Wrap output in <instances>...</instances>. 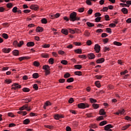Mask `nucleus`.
Returning <instances> with one entry per match:
<instances>
[{
    "instance_id": "1",
    "label": "nucleus",
    "mask_w": 131,
    "mask_h": 131,
    "mask_svg": "<svg viewBox=\"0 0 131 131\" xmlns=\"http://www.w3.org/2000/svg\"><path fill=\"white\" fill-rule=\"evenodd\" d=\"M77 15V14L75 12L71 13L70 15V21H72V22H74V21H79L80 18L79 17H76Z\"/></svg>"
},
{
    "instance_id": "2",
    "label": "nucleus",
    "mask_w": 131,
    "mask_h": 131,
    "mask_svg": "<svg viewBox=\"0 0 131 131\" xmlns=\"http://www.w3.org/2000/svg\"><path fill=\"white\" fill-rule=\"evenodd\" d=\"M78 107L80 109H85V108H89V107H90V105L87 103H80L78 104Z\"/></svg>"
},
{
    "instance_id": "3",
    "label": "nucleus",
    "mask_w": 131,
    "mask_h": 131,
    "mask_svg": "<svg viewBox=\"0 0 131 131\" xmlns=\"http://www.w3.org/2000/svg\"><path fill=\"white\" fill-rule=\"evenodd\" d=\"M94 50L96 53H100V51H101V47L98 44H96L95 45Z\"/></svg>"
},
{
    "instance_id": "4",
    "label": "nucleus",
    "mask_w": 131,
    "mask_h": 131,
    "mask_svg": "<svg viewBox=\"0 0 131 131\" xmlns=\"http://www.w3.org/2000/svg\"><path fill=\"white\" fill-rule=\"evenodd\" d=\"M112 127H113V126H112V125L108 124L104 126V129L105 130L107 131H112V129H110L112 128Z\"/></svg>"
},
{
    "instance_id": "5",
    "label": "nucleus",
    "mask_w": 131,
    "mask_h": 131,
    "mask_svg": "<svg viewBox=\"0 0 131 131\" xmlns=\"http://www.w3.org/2000/svg\"><path fill=\"white\" fill-rule=\"evenodd\" d=\"M31 100H32V98L28 97L25 99H23L22 100V102L23 103H26L27 104H28V103H29L30 102H31Z\"/></svg>"
},
{
    "instance_id": "6",
    "label": "nucleus",
    "mask_w": 131,
    "mask_h": 131,
    "mask_svg": "<svg viewBox=\"0 0 131 131\" xmlns=\"http://www.w3.org/2000/svg\"><path fill=\"white\" fill-rule=\"evenodd\" d=\"M54 119L58 120V119H60V118H64V116L62 115L56 114L54 116Z\"/></svg>"
},
{
    "instance_id": "7",
    "label": "nucleus",
    "mask_w": 131,
    "mask_h": 131,
    "mask_svg": "<svg viewBox=\"0 0 131 131\" xmlns=\"http://www.w3.org/2000/svg\"><path fill=\"white\" fill-rule=\"evenodd\" d=\"M30 9L34 11H37V10H38V6L37 5H33L30 6Z\"/></svg>"
},
{
    "instance_id": "8",
    "label": "nucleus",
    "mask_w": 131,
    "mask_h": 131,
    "mask_svg": "<svg viewBox=\"0 0 131 131\" xmlns=\"http://www.w3.org/2000/svg\"><path fill=\"white\" fill-rule=\"evenodd\" d=\"M13 87L12 89H14V90H16V89H21V85H19L18 83H14L12 85Z\"/></svg>"
},
{
    "instance_id": "9",
    "label": "nucleus",
    "mask_w": 131,
    "mask_h": 131,
    "mask_svg": "<svg viewBox=\"0 0 131 131\" xmlns=\"http://www.w3.org/2000/svg\"><path fill=\"white\" fill-rule=\"evenodd\" d=\"M88 57L89 58V59H90V60H92L93 59H95V54H94V53H90L88 55Z\"/></svg>"
},
{
    "instance_id": "10",
    "label": "nucleus",
    "mask_w": 131,
    "mask_h": 131,
    "mask_svg": "<svg viewBox=\"0 0 131 131\" xmlns=\"http://www.w3.org/2000/svg\"><path fill=\"white\" fill-rule=\"evenodd\" d=\"M104 62H105V59L103 58H99L96 61V63H97V64H101V63H103Z\"/></svg>"
},
{
    "instance_id": "11",
    "label": "nucleus",
    "mask_w": 131,
    "mask_h": 131,
    "mask_svg": "<svg viewBox=\"0 0 131 131\" xmlns=\"http://www.w3.org/2000/svg\"><path fill=\"white\" fill-rule=\"evenodd\" d=\"M3 53H5L6 54H9L10 52H11V49L10 48H4L3 49Z\"/></svg>"
},
{
    "instance_id": "12",
    "label": "nucleus",
    "mask_w": 131,
    "mask_h": 131,
    "mask_svg": "<svg viewBox=\"0 0 131 131\" xmlns=\"http://www.w3.org/2000/svg\"><path fill=\"white\" fill-rule=\"evenodd\" d=\"M68 32H69L68 29V30L66 29H62L61 30V33H62L63 34H65V35H68Z\"/></svg>"
},
{
    "instance_id": "13",
    "label": "nucleus",
    "mask_w": 131,
    "mask_h": 131,
    "mask_svg": "<svg viewBox=\"0 0 131 131\" xmlns=\"http://www.w3.org/2000/svg\"><path fill=\"white\" fill-rule=\"evenodd\" d=\"M23 107H24V109H26L27 111H30L31 110V108H30V106H28V104H25Z\"/></svg>"
},
{
    "instance_id": "14",
    "label": "nucleus",
    "mask_w": 131,
    "mask_h": 131,
    "mask_svg": "<svg viewBox=\"0 0 131 131\" xmlns=\"http://www.w3.org/2000/svg\"><path fill=\"white\" fill-rule=\"evenodd\" d=\"M36 31L37 32H42V31H43V28H42V27H38L36 29Z\"/></svg>"
},
{
    "instance_id": "15",
    "label": "nucleus",
    "mask_w": 131,
    "mask_h": 131,
    "mask_svg": "<svg viewBox=\"0 0 131 131\" xmlns=\"http://www.w3.org/2000/svg\"><path fill=\"white\" fill-rule=\"evenodd\" d=\"M41 56L42 57V58H49V54L48 53H42L41 54Z\"/></svg>"
},
{
    "instance_id": "16",
    "label": "nucleus",
    "mask_w": 131,
    "mask_h": 131,
    "mask_svg": "<svg viewBox=\"0 0 131 131\" xmlns=\"http://www.w3.org/2000/svg\"><path fill=\"white\" fill-rule=\"evenodd\" d=\"M121 11L122 12V13H123L125 14H127V13H128V11L127 10V9L125 8H123L121 9Z\"/></svg>"
},
{
    "instance_id": "17",
    "label": "nucleus",
    "mask_w": 131,
    "mask_h": 131,
    "mask_svg": "<svg viewBox=\"0 0 131 131\" xmlns=\"http://www.w3.org/2000/svg\"><path fill=\"white\" fill-rule=\"evenodd\" d=\"M60 17V14L59 13H56L54 15H51V19H54V18H59Z\"/></svg>"
},
{
    "instance_id": "18",
    "label": "nucleus",
    "mask_w": 131,
    "mask_h": 131,
    "mask_svg": "<svg viewBox=\"0 0 131 131\" xmlns=\"http://www.w3.org/2000/svg\"><path fill=\"white\" fill-rule=\"evenodd\" d=\"M43 69L46 71H48L50 70V66H48V65H45L43 66L42 67Z\"/></svg>"
},
{
    "instance_id": "19",
    "label": "nucleus",
    "mask_w": 131,
    "mask_h": 131,
    "mask_svg": "<svg viewBox=\"0 0 131 131\" xmlns=\"http://www.w3.org/2000/svg\"><path fill=\"white\" fill-rule=\"evenodd\" d=\"M100 115H105L106 113L105 112V110L102 108L99 111Z\"/></svg>"
},
{
    "instance_id": "20",
    "label": "nucleus",
    "mask_w": 131,
    "mask_h": 131,
    "mask_svg": "<svg viewBox=\"0 0 131 131\" xmlns=\"http://www.w3.org/2000/svg\"><path fill=\"white\" fill-rule=\"evenodd\" d=\"M32 77H33V78L36 79V78H38V77H39V75H38V73H35L33 74Z\"/></svg>"
},
{
    "instance_id": "21",
    "label": "nucleus",
    "mask_w": 131,
    "mask_h": 131,
    "mask_svg": "<svg viewBox=\"0 0 131 131\" xmlns=\"http://www.w3.org/2000/svg\"><path fill=\"white\" fill-rule=\"evenodd\" d=\"M17 113L18 114H21V115H23L24 116H25V115H26V114H27V112L24 111H19V112H18Z\"/></svg>"
},
{
    "instance_id": "22",
    "label": "nucleus",
    "mask_w": 131,
    "mask_h": 131,
    "mask_svg": "<svg viewBox=\"0 0 131 131\" xmlns=\"http://www.w3.org/2000/svg\"><path fill=\"white\" fill-rule=\"evenodd\" d=\"M29 122H30V120H29V119H26L23 121L24 124H26V125L28 124Z\"/></svg>"
},
{
    "instance_id": "23",
    "label": "nucleus",
    "mask_w": 131,
    "mask_h": 131,
    "mask_svg": "<svg viewBox=\"0 0 131 131\" xmlns=\"http://www.w3.org/2000/svg\"><path fill=\"white\" fill-rule=\"evenodd\" d=\"M27 47H33L34 46V43L32 41L29 42L27 43Z\"/></svg>"
},
{
    "instance_id": "24",
    "label": "nucleus",
    "mask_w": 131,
    "mask_h": 131,
    "mask_svg": "<svg viewBox=\"0 0 131 131\" xmlns=\"http://www.w3.org/2000/svg\"><path fill=\"white\" fill-rule=\"evenodd\" d=\"M75 53H77V54H82V51L81 49H77L74 51Z\"/></svg>"
},
{
    "instance_id": "25",
    "label": "nucleus",
    "mask_w": 131,
    "mask_h": 131,
    "mask_svg": "<svg viewBox=\"0 0 131 131\" xmlns=\"http://www.w3.org/2000/svg\"><path fill=\"white\" fill-rule=\"evenodd\" d=\"M86 25L89 27H94V26H95V24L92 23H90V22H87L86 23Z\"/></svg>"
},
{
    "instance_id": "26",
    "label": "nucleus",
    "mask_w": 131,
    "mask_h": 131,
    "mask_svg": "<svg viewBox=\"0 0 131 131\" xmlns=\"http://www.w3.org/2000/svg\"><path fill=\"white\" fill-rule=\"evenodd\" d=\"M42 48H44L45 49H47L48 48H50L51 45L50 44H43L41 46Z\"/></svg>"
},
{
    "instance_id": "27",
    "label": "nucleus",
    "mask_w": 131,
    "mask_h": 131,
    "mask_svg": "<svg viewBox=\"0 0 131 131\" xmlns=\"http://www.w3.org/2000/svg\"><path fill=\"white\" fill-rule=\"evenodd\" d=\"M74 67L76 69H81L82 68V66L80 64L75 65Z\"/></svg>"
},
{
    "instance_id": "28",
    "label": "nucleus",
    "mask_w": 131,
    "mask_h": 131,
    "mask_svg": "<svg viewBox=\"0 0 131 131\" xmlns=\"http://www.w3.org/2000/svg\"><path fill=\"white\" fill-rule=\"evenodd\" d=\"M13 54L14 56H18L19 55V51L17 50L13 51Z\"/></svg>"
},
{
    "instance_id": "29",
    "label": "nucleus",
    "mask_w": 131,
    "mask_h": 131,
    "mask_svg": "<svg viewBox=\"0 0 131 131\" xmlns=\"http://www.w3.org/2000/svg\"><path fill=\"white\" fill-rule=\"evenodd\" d=\"M105 124H107V121H103L100 123L99 125L100 126H103V125H105Z\"/></svg>"
},
{
    "instance_id": "30",
    "label": "nucleus",
    "mask_w": 131,
    "mask_h": 131,
    "mask_svg": "<svg viewBox=\"0 0 131 131\" xmlns=\"http://www.w3.org/2000/svg\"><path fill=\"white\" fill-rule=\"evenodd\" d=\"M73 81H74V79L72 77L69 78L67 80V82H73Z\"/></svg>"
},
{
    "instance_id": "31",
    "label": "nucleus",
    "mask_w": 131,
    "mask_h": 131,
    "mask_svg": "<svg viewBox=\"0 0 131 131\" xmlns=\"http://www.w3.org/2000/svg\"><path fill=\"white\" fill-rule=\"evenodd\" d=\"M95 85L98 88H101V84H100V81H96L95 82Z\"/></svg>"
},
{
    "instance_id": "32",
    "label": "nucleus",
    "mask_w": 131,
    "mask_h": 131,
    "mask_svg": "<svg viewBox=\"0 0 131 131\" xmlns=\"http://www.w3.org/2000/svg\"><path fill=\"white\" fill-rule=\"evenodd\" d=\"M92 106L94 108V109H98V108H99V104H98L97 103L93 104Z\"/></svg>"
},
{
    "instance_id": "33",
    "label": "nucleus",
    "mask_w": 131,
    "mask_h": 131,
    "mask_svg": "<svg viewBox=\"0 0 131 131\" xmlns=\"http://www.w3.org/2000/svg\"><path fill=\"white\" fill-rule=\"evenodd\" d=\"M23 92L25 93H28V92H30V89L27 88H25L23 89Z\"/></svg>"
},
{
    "instance_id": "34",
    "label": "nucleus",
    "mask_w": 131,
    "mask_h": 131,
    "mask_svg": "<svg viewBox=\"0 0 131 131\" xmlns=\"http://www.w3.org/2000/svg\"><path fill=\"white\" fill-rule=\"evenodd\" d=\"M2 36L4 38H5V39H8V38H9V36H8V34L6 33H3L2 34Z\"/></svg>"
},
{
    "instance_id": "35",
    "label": "nucleus",
    "mask_w": 131,
    "mask_h": 131,
    "mask_svg": "<svg viewBox=\"0 0 131 131\" xmlns=\"http://www.w3.org/2000/svg\"><path fill=\"white\" fill-rule=\"evenodd\" d=\"M129 126H130V124H128L125 126H123L122 127V130H125V129H127V128H128V127H129Z\"/></svg>"
},
{
    "instance_id": "36",
    "label": "nucleus",
    "mask_w": 131,
    "mask_h": 131,
    "mask_svg": "<svg viewBox=\"0 0 131 131\" xmlns=\"http://www.w3.org/2000/svg\"><path fill=\"white\" fill-rule=\"evenodd\" d=\"M49 62L50 64H51V65H53L54 64V59L53 58H51L49 59Z\"/></svg>"
},
{
    "instance_id": "37",
    "label": "nucleus",
    "mask_w": 131,
    "mask_h": 131,
    "mask_svg": "<svg viewBox=\"0 0 131 131\" xmlns=\"http://www.w3.org/2000/svg\"><path fill=\"white\" fill-rule=\"evenodd\" d=\"M114 45H115V46H118L119 47L120 46H122V43L119 42H118V41H114Z\"/></svg>"
},
{
    "instance_id": "38",
    "label": "nucleus",
    "mask_w": 131,
    "mask_h": 131,
    "mask_svg": "<svg viewBox=\"0 0 131 131\" xmlns=\"http://www.w3.org/2000/svg\"><path fill=\"white\" fill-rule=\"evenodd\" d=\"M41 23H42V24H47L48 20L46 18H43L41 19Z\"/></svg>"
},
{
    "instance_id": "39",
    "label": "nucleus",
    "mask_w": 131,
    "mask_h": 131,
    "mask_svg": "<svg viewBox=\"0 0 131 131\" xmlns=\"http://www.w3.org/2000/svg\"><path fill=\"white\" fill-rule=\"evenodd\" d=\"M68 31L70 33H72V34H74V33H75V31L71 29H68Z\"/></svg>"
},
{
    "instance_id": "40",
    "label": "nucleus",
    "mask_w": 131,
    "mask_h": 131,
    "mask_svg": "<svg viewBox=\"0 0 131 131\" xmlns=\"http://www.w3.org/2000/svg\"><path fill=\"white\" fill-rule=\"evenodd\" d=\"M61 63L63 64V65H67V64H68V61H67V60H61Z\"/></svg>"
},
{
    "instance_id": "41",
    "label": "nucleus",
    "mask_w": 131,
    "mask_h": 131,
    "mask_svg": "<svg viewBox=\"0 0 131 131\" xmlns=\"http://www.w3.org/2000/svg\"><path fill=\"white\" fill-rule=\"evenodd\" d=\"M24 43V42L23 41V40L20 41L19 43H18V48H20V47H22V46H23Z\"/></svg>"
},
{
    "instance_id": "42",
    "label": "nucleus",
    "mask_w": 131,
    "mask_h": 131,
    "mask_svg": "<svg viewBox=\"0 0 131 131\" xmlns=\"http://www.w3.org/2000/svg\"><path fill=\"white\" fill-rule=\"evenodd\" d=\"M78 57L81 59H86V56L85 55H80Z\"/></svg>"
},
{
    "instance_id": "43",
    "label": "nucleus",
    "mask_w": 131,
    "mask_h": 131,
    "mask_svg": "<svg viewBox=\"0 0 131 131\" xmlns=\"http://www.w3.org/2000/svg\"><path fill=\"white\" fill-rule=\"evenodd\" d=\"M90 101L91 103H97V100L94 99V98H90Z\"/></svg>"
},
{
    "instance_id": "44",
    "label": "nucleus",
    "mask_w": 131,
    "mask_h": 131,
    "mask_svg": "<svg viewBox=\"0 0 131 131\" xmlns=\"http://www.w3.org/2000/svg\"><path fill=\"white\" fill-rule=\"evenodd\" d=\"M75 75H78L79 76H80L82 75V73L80 71H78V72H75Z\"/></svg>"
},
{
    "instance_id": "45",
    "label": "nucleus",
    "mask_w": 131,
    "mask_h": 131,
    "mask_svg": "<svg viewBox=\"0 0 131 131\" xmlns=\"http://www.w3.org/2000/svg\"><path fill=\"white\" fill-rule=\"evenodd\" d=\"M7 8H9V9H11L13 8V4L12 3H8L7 4Z\"/></svg>"
},
{
    "instance_id": "46",
    "label": "nucleus",
    "mask_w": 131,
    "mask_h": 131,
    "mask_svg": "<svg viewBox=\"0 0 131 131\" xmlns=\"http://www.w3.org/2000/svg\"><path fill=\"white\" fill-rule=\"evenodd\" d=\"M34 66H36V67H38L39 66V62L35 61L33 62Z\"/></svg>"
},
{
    "instance_id": "47",
    "label": "nucleus",
    "mask_w": 131,
    "mask_h": 131,
    "mask_svg": "<svg viewBox=\"0 0 131 131\" xmlns=\"http://www.w3.org/2000/svg\"><path fill=\"white\" fill-rule=\"evenodd\" d=\"M91 34V33L90 32H89V31H85L84 34V35H85V36H90V35Z\"/></svg>"
},
{
    "instance_id": "48",
    "label": "nucleus",
    "mask_w": 131,
    "mask_h": 131,
    "mask_svg": "<svg viewBox=\"0 0 131 131\" xmlns=\"http://www.w3.org/2000/svg\"><path fill=\"white\" fill-rule=\"evenodd\" d=\"M33 89H34L36 91H37L38 90V86H37V84H34L33 85Z\"/></svg>"
},
{
    "instance_id": "49",
    "label": "nucleus",
    "mask_w": 131,
    "mask_h": 131,
    "mask_svg": "<svg viewBox=\"0 0 131 131\" xmlns=\"http://www.w3.org/2000/svg\"><path fill=\"white\" fill-rule=\"evenodd\" d=\"M64 78H68V77H70V74L67 73L64 75Z\"/></svg>"
},
{
    "instance_id": "50",
    "label": "nucleus",
    "mask_w": 131,
    "mask_h": 131,
    "mask_svg": "<svg viewBox=\"0 0 131 131\" xmlns=\"http://www.w3.org/2000/svg\"><path fill=\"white\" fill-rule=\"evenodd\" d=\"M101 17H98L95 18V22H100L101 21Z\"/></svg>"
},
{
    "instance_id": "51",
    "label": "nucleus",
    "mask_w": 131,
    "mask_h": 131,
    "mask_svg": "<svg viewBox=\"0 0 131 131\" xmlns=\"http://www.w3.org/2000/svg\"><path fill=\"white\" fill-rule=\"evenodd\" d=\"M120 6H122V7H129V5H127V4H124V3H120Z\"/></svg>"
},
{
    "instance_id": "52",
    "label": "nucleus",
    "mask_w": 131,
    "mask_h": 131,
    "mask_svg": "<svg viewBox=\"0 0 131 131\" xmlns=\"http://www.w3.org/2000/svg\"><path fill=\"white\" fill-rule=\"evenodd\" d=\"M18 8L17 7H15L12 9V12L13 13H17V9Z\"/></svg>"
},
{
    "instance_id": "53",
    "label": "nucleus",
    "mask_w": 131,
    "mask_h": 131,
    "mask_svg": "<svg viewBox=\"0 0 131 131\" xmlns=\"http://www.w3.org/2000/svg\"><path fill=\"white\" fill-rule=\"evenodd\" d=\"M106 31L107 33H111L112 32V31H111V29L109 28H106Z\"/></svg>"
},
{
    "instance_id": "54",
    "label": "nucleus",
    "mask_w": 131,
    "mask_h": 131,
    "mask_svg": "<svg viewBox=\"0 0 131 131\" xmlns=\"http://www.w3.org/2000/svg\"><path fill=\"white\" fill-rule=\"evenodd\" d=\"M108 36V34H107L106 33H103L101 34V37H107Z\"/></svg>"
},
{
    "instance_id": "55",
    "label": "nucleus",
    "mask_w": 131,
    "mask_h": 131,
    "mask_svg": "<svg viewBox=\"0 0 131 131\" xmlns=\"http://www.w3.org/2000/svg\"><path fill=\"white\" fill-rule=\"evenodd\" d=\"M73 102H74V100H73V98H71L69 100V103H70V104H72V103H73Z\"/></svg>"
},
{
    "instance_id": "56",
    "label": "nucleus",
    "mask_w": 131,
    "mask_h": 131,
    "mask_svg": "<svg viewBox=\"0 0 131 131\" xmlns=\"http://www.w3.org/2000/svg\"><path fill=\"white\" fill-rule=\"evenodd\" d=\"M8 116H9L10 117H15V115H14V114H13L12 113H9L8 114Z\"/></svg>"
},
{
    "instance_id": "57",
    "label": "nucleus",
    "mask_w": 131,
    "mask_h": 131,
    "mask_svg": "<svg viewBox=\"0 0 131 131\" xmlns=\"http://www.w3.org/2000/svg\"><path fill=\"white\" fill-rule=\"evenodd\" d=\"M104 18H105V21H109V20H110L109 19V15H105L104 16Z\"/></svg>"
},
{
    "instance_id": "58",
    "label": "nucleus",
    "mask_w": 131,
    "mask_h": 131,
    "mask_svg": "<svg viewBox=\"0 0 131 131\" xmlns=\"http://www.w3.org/2000/svg\"><path fill=\"white\" fill-rule=\"evenodd\" d=\"M108 41H109V39L107 38L103 39V41L104 43H107V42H108Z\"/></svg>"
},
{
    "instance_id": "59",
    "label": "nucleus",
    "mask_w": 131,
    "mask_h": 131,
    "mask_svg": "<svg viewBox=\"0 0 131 131\" xmlns=\"http://www.w3.org/2000/svg\"><path fill=\"white\" fill-rule=\"evenodd\" d=\"M86 3L87 4V5H88L89 6H92V2H91V0H87L86 1Z\"/></svg>"
},
{
    "instance_id": "60",
    "label": "nucleus",
    "mask_w": 131,
    "mask_h": 131,
    "mask_svg": "<svg viewBox=\"0 0 131 131\" xmlns=\"http://www.w3.org/2000/svg\"><path fill=\"white\" fill-rule=\"evenodd\" d=\"M86 45L87 46H91V45H92V41L91 40H88L86 41Z\"/></svg>"
},
{
    "instance_id": "61",
    "label": "nucleus",
    "mask_w": 131,
    "mask_h": 131,
    "mask_svg": "<svg viewBox=\"0 0 131 131\" xmlns=\"http://www.w3.org/2000/svg\"><path fill=\"white\" fill-rule=\"evenodd\" d=\"M96 78H97V79H101V78H102V77H103V76H101V75H96L95 76Z\"/></svg>"
},
{
    "instance_id": "62",
    "label": "nucleus",
    "mask_w": 131,
    "mask_h": 131,
    "mask_svg": "<svg viewBox=\"0 0 131 131\" xmlns=\"http://www.w3.org/2000/svg\"><path fill=\"white\" fill-rule=\"evenodd\" d=\"M107 51H110V48L107 47H104V52H107Z\"/></svg>"
},
{
    "instance_id": "63",
    "label": "nucleus",
    "mask_w": 131,
    "mask_h": 131,
    "mask_svg": "<svg viewBox=\"0 0 131 131\" xmlns=\"http://www.w3.org/2000/svg\"><path fill=\"white\" fill-rule=\"evenodd\" d=\"M95 17H100V16H101V13H100L99 12H96V13L95 14Z\"/></svg>"
},
{
    "instance_id": "64",
    "label": "nucleus",
    "mask_w": 131,
    "mask_h": 131,
    "mask_svg": "<svg viewBox=\"0 0 131 131\" xmlns=\"http://www.w3.org/2000/svg\"><path fill=\"white\" fill-rule=\"evenodd\" d=\"M110 27H113V28H114V27H116V25L115 24H111L109 25Z\"/></svg>"
}]
</instances>
